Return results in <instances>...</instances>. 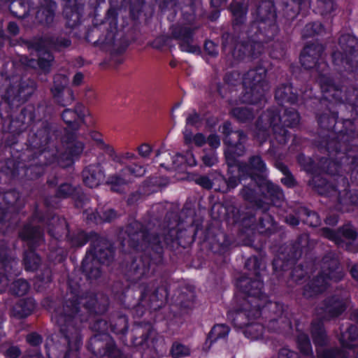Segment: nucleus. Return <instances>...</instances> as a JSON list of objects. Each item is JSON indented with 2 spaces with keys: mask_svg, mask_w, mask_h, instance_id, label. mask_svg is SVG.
<instances>
[{
  "mask_svg": "<svg viewBox=\"0 0 358 358\" xmlns=\"http://www.w3.org/2000/svg\"><path fill=\"white\" fill-rule=\"evenodd\" d=\"M50 120L42 121L36 132L27 137L24 151L17 155L20 162L9 159L1 169L6 180H17L27 195L38 188V180L46 166L57 162L64 168L69 167L80 158L85 148L77 133L62 131Z\"/></svg>",
  "mask_w": 358,
  "mask_h": 358,
  "instance_id": "f257e3e1",
  "label": "nucleus"
},
{
  "mask_svg": "<svg viewBox=\"0 0 358 358\" xmlns=\"http://www.w3.org/2000/svg\"><path fill=\"white\" fill-rule=\"evenodd\" d=\"M164 221L167 231L163 234L150 232L137 221L127 226L129 247L135 251L145 249L137 255L138 259L131 264L138 276L150 272L151 269L162 270L165 262L164 249L178 253L180 248L190 247L201 227L195 225L194 219L191 218L189 224L185 227L180 215L176 211H168Z\"/></svg>",
  "mask_w": 358,
  "mask_h": 358,
  "instance_id": "f03ea898",
  "label": "nucleus"
},
{
  "mask_svg": "<svg viewBox=\"0 0 358 358\" xmlns=\"http://www.w3.org/2000/svg\"><path fill=\"white\" fill-rule=\"evenodd\" d=\"M138 259L137 255H129L120 264L122 278L115 280L111 287L112 296L124 309L130 310L134 317H141L150 307V296L153 293L155 283V274L158 269H151L150 272L138 276L131 264Z\"/></svg>",
  "mask_w": 358,
  "mask_h": 358,
  "instance_id": "7ed1b4c3",
  "label": "nucleus"
},
{
  "mask_svg": "<svg viewBox=\"0 0 358 358\" xmlns=\"http://www.w3.org/2000/svg\"><path fill=\"white\" fill-rule=\"evenodd\" d=\"M13 89L7 88L4 94L1 96L0 101V116L1 118H10L8 127V132L4 136V148L10 155L8 159H12L15 162H20L17 155L21 154L25 149L21 148L19 145V138L23 132L30 129L28 136L34 132V127L45 119L51 118L54 113V108L45 101H41L36 106L34 104L28 103L21 108L20 113L15 117L12 113L15 107L18 106L16 101H14L11 93Z\"/></svg>",
  "mask_w": 358,
  "mask_h": 358,
  "instance_id": "20e7f679",
  "label": "nucleus"
},
{
  "mask_svg": "<svg viewBox=\"0 0 358 358\" xmlns=\"http://www.w3.org/2000/svg\"><path fill=\"white\" fill-rule=\"evenodd\" d=\"M182 20L186 25L177 22L169 27L171 40L179 41V48L182 52L200 53L201 48L194 45V35L200 21L206 16L201 0H184L179 7Z\"/></svg>",
  "mask_w": 358,
  "mask_h": 358,
  "instance_id": "39448f33",
  "label": "nucleus"
},
{
  "mask_svg": "<svg viewBox=\"0 0 358 358\" xmlns=\"http://www.w3.org/2000/svg\"><path fill=\"white\" fill-rule=\"evenodd\" d=\"M248 176L257 185L254 189H248V202L252 203L257 208L266 211L268 209L267 196L264 193L266 191L271 201L276 204L284 199L280 187L266 178V165L258 156L252 157L248 164Z\"/></svg>",
  "mask_w": 358,
  "mask_h": 358,
  "instance_id": "423d86ee",
  "label": "nucleus"
},
{
  "mask_svg": "<svg viewBox=\"0 0 358 358\" xmlns=\"http://www.w3.org/2000/svg\"><path fill=\"white\" fill-rule=\"evenodd\" d=\"M159 270L155 274V283L153 293L150 296V307L152 309H162L168 302L171 296V290L175 289L171 295V301L181 309H189L193 305L196 298L194 288L192 286L180 287L167 276L161 275Z\"/></svg>",
  "mask_w": 358,
  "mask_h": 358,
  "instance_id": "0eeeda50",
  "label": "nucleus"
},
{
  "mask_svg": "<svg viewBox=\"0 0 358 358\" xmlns=\"http://www.w3.org/2000/svg\"><path fill=\"white\" fill-rule=\"evenodd\" d=\"M233 16V33L224 32L221 36L223 52L239 62L246 57V5L233 0L229 6Z\"/></svg>",
  "mask_w": 358,
  "mask_h": 358,
  "instance_id": "6e6552de",
  "label": "nucleus"
},
{
  "mask_svg": "<svg viewBox=\"0 0 358 358\" xmlns=\"http://www.w3.org/2000/svg\"><path fill=\"white\" fill-rule=\"evenodd\" d=\"M99 238L94 247L90 246L81 263V273L88 281L98 279L101 275V265H109L114 259V246L100 234Z\"/></svg>",
  "mask_w": 358,
  "mask_h": 358,
  "instance_id": "1a4fd4ad",
  "label": "nucleus"
},
{
  "mask_svg": "<svg viewBox=\"0 0 358 358\" xmlns=\"http://www.w3.org/2000/svg\"><path fill=\"white\" fill-rule=\"evenodd\" d=\"M118 10L110 6L106 14L105 21L99 27H95L92 31H88L85 40L92 43L94 47L101 50L108 52L115 44V34L117 30Z\"/></svg>",
  "mask_w": 358,
  "mask_h": 358,
  "instance_id": "9d476101",
  "label": "nucleus"
},
{
  "mask_svg": "<svg viewBox=\"0 0 358 358\" xmlns=\"http://www.w3.org/2000/svg\"><path fill=\"white\" fill-rule=\"evenodd\" d=\"M51 199L52 197L44 199L45 210L40 208L36 203L31 220L45 225L48 234L51 238L59 241L64 238L66 239V234L69 232L70 229L66 220L56 215L53 212L52 208L55 207V205L50 203Z\"/></svg>",
  "mask_w": 358,
  "mask_h": 358,
  "instance_id": "9b49d317",
  "label": "nucleus"
},
{
  "mask_svg": "<svg viewBox=\"0 0 358 358\" xmlns=\"http://www.w3.org/2000/svg\"><path fill=\"white\" fill-rule=\"evenodd\" d=\"M344 276L337 259L325 257L322 260V271L311 280L303 289V295L311 298L324 292L331 282L340 281Z\"/></svg>",
  "mask_w": 358,
  "mask_h": 358,
  "instance_id": "f8f14e48",
  "label": "nucleus"
},
{
  "mask_svg": "<svg viewBox=\"0 0 358 358\" xmlns=\"http://www.w3.org/2000/svg\"><path fill=\"white\" fill-rule=\"evenodd\" d=\"M227 317L233 327L246 337V273L234 280L231 308L227 311Z\"/></svg>",
  "mask_w": 358,
  "mask_h": 358,
  "instance_id": "ddd939ff",
  "label": "nucleus"
},
{
  "mask_svg": "<svg viewBox=\"0 0 358 358\" xmlns=\"http://www.w3.org/2000/svg\"><path fill=\"white\" fill-rule=\"evenodd\" d=\"M252 15L254 21L251 29L255 33L259 31L268 39H271L278 31L277 14L273 3L269 0L261 1Z\"/></svg>",
  "mask_w": 358,
  "mask_h": 358,
  "instance_id": "4468645a",
  "label": "nucleus"
},
{
  "mask_svg": "<svg viewBox=\"0 0 358 358\" xmlns=\"http://www.w3.org/2000/svg\"><path fill=\"white\" fill-rule=\"evenodd\" d=\"M24 205V199L18 190L0 187V226L17 223L20 220L18 215Z\"/></svg>",
  "mask_w": 358,
  "mask_h": 358,
  "instance_id": "2eb2a0df",
  "label": "nucleus"
},
{
  "mask_svg": "<svg viewBox=\"0 0 358 358\" xmlns=\"http://www.w3.org/2000/svg\"><path fill=\"white\" fill-rule=\"evenodd\" d=\"M219 131L223 135V143L227 146L224 152L225 159L234 162V155H244L246 134L243 131L234 130L231 122L227 120L219 127Z\"/></svg>",
  "mask_w": 358,
  "mask_h": 358,
  "instance_id": "dca6fc26",
  "label": "nucleus"
},
{
  "mask_svg": "<svg viewBox=\"0 0 358 358\" xmlns=\"http://www.w3.org/2000/svg\"><path fill=\"white\" fill-rule=\"evenodd\" d=\"M21 273L18 259L13 251L3 241H0V294L5 290L3 282H7L9 278L18 276Z\"/></svg>",
  "mask_w": 358,
  "mask_h": 358,
  "instance_id": "f3484780",
  "label": "nucleus"
},
{
  "mask_svg": "<svg viewBox=\"0 0 358 358\" xmlns=\"http://www.w3.org/2000/svg\"><path fill=\"white\" fill-rule=\"evenodd\" d=\"M323 51L324 47L321 44H310L304 48L300 57L301 65L305 69L315 68L319 74L317 81L320 85L322 77L330 78L326 73L328 66L322 58Z\"/></svg>",
  "mask_w": 358,
  "mask_h": 358,
  "instance_id": "a211bd4d",
  "label": "nucleus"
},
{
  "mask_svg": "<svg viewBox=\"0 0 358 358\" xmlns=\"http://www.w3.org/2000/svg\"><path fill=\"white\" fill-rule=\"evenodd\" d=\"M266 69L259 66L248 72L250 80V92H248V104H257L264 98V94L268 90V85L265 80Z\"/></svg>",
  "mask_w": 358,
  "mask_h": 358,
  "instance_id": "6ab92c4d",
  "label": "nucleus"
},
{
  "mask_svg": "<svg viewBox=\"0 0 358 358\" xmlns=\"http://www.w3.org/2000/svg\"><path fill=\"white\" fill-rule=\"evenodd\" d=\"M320 87L325 99L330 101L344 102L358 107V90L349 92L344 97L343 90L336 86L331 78L322 77L320 80Z\"/></svg>",
  "mask_w": 358,
  "mask_h": 358,
  "instance_id": "aec40b11",
  "label": "nucleus"
},
{
  "mask_svg": "<svg viewBox=\"0 0 358 358\" xmlns=\"http://www.w3.org/2000/svg\"><path fill=\"white\" fill-rule=\"evenodd\" d=\"M224 210V216L229 224L238 227V234H246V207H241L236 199L226 200L222 205Z\"/></svg>",
  "mask_w": 358,
  "mask_h": 358,
  "instance_id": "412c9836",
  "label": "nucleus"
},
{
  "mask_svg": "<svg viewBox=\"0 0 358 358\" xmlns=\"http://www.w3.org/2000/svg\"><path fill=\"white\" fill-rule=\"evenodd\" d=\"M29 7L34 4L33 0H27ZM39 6L35 13L34 23L43 28L52 26L56 15L57 4L55 0H38Z\"/></svg>",
  "mask_w": 358,
  "mask_h": 358,
  "instance_id": "4be33fe9",
  "label": "nucleus"
},
{
  "mask_svg": "<svg viewBox=\"0 0 358 358\" xmlns=\"http://www.w3.org/2000/svg\"><path fill=\"white\" fill-rule=\"evenodd\" d=\"M50 197H52L50 199L51 203H52L55 199H71L76 208H83L88 200L81 187L73 185L67 182H62L57 187L54 196H46L45 198Z\"/></svg>",
  "mask_w": 358,
  "mask_h": 358,
  "instance_id": "5701e85b",
  "label": "nucleus"
},
{
  "mask_svg": "<svg viewBox=\"0 0 358 358\" xmlns=\"http://www.w3.org/2000/svg\"><path fill=\"white\" fill-rule=\"evenodd\" d=\"M240 156L234 155V162H229L227 159L228 166V178H223L225 187L223 189H219L222 192H227L236 187L239 183L246 179V162L240 161Z\"/></svg>",
  "mask_w": 358,
  "mask_h": 358,
  "instance_id": "b1692460",
  "label": "nucleus"
},
{
  "mask_svg": "<svg viewBox=\"0 0 358 358\" xmlns=\"http://www.w3.org/2000/svg\"><path fill=\"white\" fill-rule=\"evenodd\" d=\"M38 223L32 221L31 216L28 222L18 231V238L26 244L27 248H38L44 241V232L38 225H34L33 223Z\"/></svg>",
  "mask_w": 358,
  "mask_h": 358,
  "instance_id": "393cba45",
  "label": "nucleus"
},
{
  "mask_svg": "<svg viewBox=\"0 0 358 358\" xmlns=\"http://www.w3.org/2000/svg\"><path fill=\"white\" fill-rule=\"evenodd\" d=\"M68 82L66 76L57 74L54 76L53 85L50 89L55 102L62 106H66L74 100L73 90L66 88Z\"/></svg>",
  "mask_w": 358,
  "mask_h": 358,
  "instance_id": "a878e982",
  "label": "nucleus"
},
{
  "mask_svg": "<svg viewBox=\"0 0 358 358\" xmlns=\"http://www.w3.org/2000/svg\"><path fill=\"white\" fill-rule=\"evenodd\" d=\"M344 41H348L349 50H345V58L342 57L341 52H334L332 55L334 63L337 65L343 64L346 70L350 71H358V51L355 49L354 44L355 39L349 36H344L340 39V43Z\"/></svg>",
  "mask_w": 358,
  "mask_h": 358,
  "instance_id": "bb28decb",
  "label": "nucleus"
},
{
  "mask_svg": "<svg viewBox=\"0 0 358 358\" xmlns=\"http://www.w3.org/2000/svg\"><path fill=\"white\" fill-rule=\"evenodd\" d=\"M299 115L293 108L285 110L283 114H273L270 117V126L275 133L282 134L285 137L287 131L283 129L285 127H291L298 124Z\"/></svg>",
  "mask_w": 358,
  "mask_h": 358,
  "instance_id": "cd10ccee",
  "label": "nucleus"
},
{
  "mask_svg": "<svg viewBox=\"0 0 358 358\" xmlns=\"http://www.w3.org/2000/svg\"><path fill=\"white\" fill-rule=\"evenodd\" d=\"M85 107L82 103H77L73 108H66L61 114V117L66 124L69 131L78 133L80 126L84 123Z\"/></svg>",
  "mask_w": 358,
  "mask_h": 358,
  "instance_id": "c85d7f7f",
  "label": "nucleus"
},
{
  "mask_svg": "<svg viewBox=\"0 0 358 358\" xmlns=\"http://www.w3.org/2000/svg\"><path fill=\"white\" fill-rule=\"evenodd\" d=\"M63 15L66 20V25L75 28L81 23L84 3L83 0H63Z\"/></svg>",
  "mask_w": 358,
  "mask_h": 358,
  "instance_id": "c756f323",
  "label": "nucleus"
},
{
  "mask_svg": "<svg viewBox=\"0 0 358 358\" xmlns=\"http://www.w3.org/2000/svg\"><path fill=\"white\" fill-rule=\"evenodd\" d=\"M99 238V234L94 231L86 232L83 229H76L69 231L66 234V241L73 248H80L90 242V246H93L97 242Z\"/></svg>",
  "mask_w": 358,
  "mask_h": 358,
  "instance_id": "7c9ffc66",
  "label": "nucleus"
},
{
  "mask_svg": "<svg viewBox=\"0 0 358 358\" xmlns=\"http://www.w3.org/2000/svg\"><path fill=\"white\" fill-rule=\"evenodd\" d=\"M347 299L335 296L325 301L324 306L317 310V315L327 320L337 317L346 308Z\"/></svg>",
  "mask_w": 358,
  "mask_h": 358,
  "instance_id": "2f4dec72",
  "label": "nucleus"
},
{
  "mask_svg": "<svg viewBox=\"0 0 358 358\" xmlns=\"http://www.w3.org/2000/svg\"><path fill=\"white\" fill-rule=\"evenodd\" d=\"M263 282L260 280H255L250 282V288H248V297L251 299L248 300V303L253 306V310L250 312L252 317L257 318L261 315V307L266 297L262 293Z\"/></svg>",
  "mask_w": 358,
  "mask_h": 358,
  "instance_id": "473e14b6",
  "label": "nucleus"
},
{
  "mask_svg": "<svg viewBox=\"0 0 358 358\" xmlns=\"http://www.w3.org/2000/svg\"><path fill=\"white\" fill-rule=\"evenodd\" d=\"M81 175L83 184L89 188L98 187L105 178L104 170L99 163L85 166Z\"/></svg>",
  "mask_w": 358,
  "mask_h": 358,
  "instance_id": "72a5a7b5",
  "label": "nucleus"
},
{
  "mask_svg": "<svg viewBox=\"0 0 358 358\" xmlns=\"http://www.w3.org/2000/svg\"><path fill=\"white\" fill-rule=\"evenodd\" d=\"M110 331L117 336H125L129 330V317L122 310H114L109 315Z\"/></svg>",
  "mask_w": 358,
  "mask_h": 358,
  "instance_id": "f704fd0d",
  "label": "nucleus"
},
{
  "mask_svg": "<svg viewBox=\"0 0 358 358\" xmlns=\"http://www.w3.org/2000/svg\"><path fill=\"white\" fill-rule=\"evenodd\" d=\"M45 39L48 48L55 52H61L71 45L70 36L64 31L48 32Z\"/></svg>",
  "mask_w": 358,
  "mask_h": 358,
  "instance_id": "c9c22d12",
  "label": "nucleus"
},
{
  "mask_svg": "<svg viewBox=\"0 0 358 358\" xmlns=\"http://www.w3.org/2000/svg\"><path fill=\"white\" fill-rule=\"evenodd\" d=\"M153 331L150 322L136 324L131 330V343L134 347L143 346L147 343Z\"/></svg>",
  "mask_w": 358,
  "mask_h": 358,
  "instance_id": "e433bc0d",
  "label": "nucleus"
},
{
  "mask_svg": "<svg viewBox=\"0 0 358 358\" xmlns=\"http://www.w3.org/2000/svg\"><path fill=\"white\" fill-rule=\"evenodd\" d=\"M321 234L324 237L333 241L337 245H341L343 243L342 237L350 241H355L357 237V232L351 227H344L336 232L329 228H322Z\"/></svg>",
  "mask_w": 358,
  "mask_h": 358,
  "instance_id": "4c0bfd02",
  "label": "nucleus"
},
{
  "mask_svg": "<svg viewBox=\"0 0 358 358\" xmlns=\"http://www.w3.org/2000/svg\"><path fill=\"white\" fill-rule=\"evenodd\" d=\"M36 308L34 298L27 297L19 299L10 310V316L17 319H24L31 315Z\"/></svg>",
  "mask_w": 358,
  "mask_h": 358,
  "instance_id": "58836bf2",
  "label": "nucleus"
},
{
  "mask_svg": "<svg viewBox=\"0 0 358 358\" xmlns=\"http://www.w3.org/2000/svg\"><path fill=\"white\" fill-rule=\"evenodd\" d=\"M119 217L118 212L112 208H96L87 214V220L88 222L96 224L103 223H111Z\"/></svg>",
  "mask_w": 358,
  "mask_h": 358,
  "instance_id": "ea45409f",
  "label": "nucleus"
},
{
  "mask_svg": "<svg viewBox=\"0 0 358 358\" xmlns=\"http://www.w3.org/2000/svg\"><path fill=\"white\" fill-rule=\"evenodd\" d=\"M233 241L224 232L219 233L210 244V249L215 253L224 256L230 251Z\"/></svg>",
  "mask_w": 358,
  "mask_h": 358,
  "instance_id": "a19ab883",
  "label": "nucleus"
},
{
  "mask_svg": "<svg viewBox=\"0 0 358 358\" xmlns=\"http://www.w3.org/2000/svg\"><path fill=\"white\" fill-rule=\"evenodd\" d=\"M8 88L13 89L11 94L18 104L27 101L34 92V87L24 80H20L17 85H10Z\"/></svg>",
  "mask_w": 358,
  "mask_h": 358,
  "instance_id": "79ce46f5",
  "label": "nucleus"
},
{
  "mask_svg": "<svg viewBox=\"0 0 358 358\" xmlns=\"http://www.w3.org/2000/svg\"><path fill=\"white\" fill-rule=\"evenodd\" d=\"M36 250L37 248H27L23 252L22 264L26 271H36L41 265L42 259Z\"/></svg>",
  "mask_w": 358,
  "mask_h": 358,
  "instance_id": "37998d69",
  "label": "nucleus"
},
{
  "mask_svg": "<svg viewBox=\"0 0 358 358\" xmlns=\"http://www.w3.org/2000/svg\"><path fill=\"white\" fill-rule=\"evenodd\" d=\"M310 185H312L320 194H324L328 196H335L337 199L339 198L340 193L336 188L322 177L317 176H314L310 181Z\"/></svg>",
  "mask_w": 358,
  "mask_h": 358,
  "instance_id": "c03bdc74",
  "label": "nucleus"
},
{
  "mask_svg": "<svg viewBox=\"0 0 358 358\" xmlns=\"http://www.w3.org/2000/svg\"><path fill=\"white\" fill-rule=\"evenodd\" d=\"M161 155L169 157L171 163L166 164L164 162H160L159 166L164 168L167 171H180L183 169V164L185 162V157L181 154H176L171 156L170 153L162 152L160 153L159 150H157L156 153V157H159Z\"/></svg>",
  "mask_w": 358,
  "mask_h": 358,
  "instance_id": "a18cd8bd",
  "label": "nucleus"
},
{
  "mask_svg": "<svg viewBox=\"0 0 358 358\" xmlns=\"http://www.w3.org/2000/svg\"><path fill=\"white\" fill-rule=\"evenodd\" d=\"M229 331L230 328L226 324H215L207 335L206 344L209 343V347H210L218 339L227 338Z\"/></svg>",
  "mask_w": 358,
  "mask_h": 358,
  "instance_id": "49530a36",
  "label": "nucleus"
},
{
  "mask_svg": "<svg viewBox=\"0 0 358 358\" xmlns=\"http://www.w3.org/2000/svg\"><path fill=\"white\" fill-rule=\"evenodd\" d=\"M91 138L96 143L97 147L108 154L114 162L120 161L117 155L114 148L108 144H106L102 139V134L96 131H92L90 134Z\"/></svg>",
  "mask_w": 358,
  "mask_h": 358,
  "instance_id": "de8ad7c7",
  "label": "nucleus"
},
{
  "mask_svg": "<svg viewBox=\"0 0 358 358\" xmlns=\"http://www.w3.org/2000/svg\"><path fill=\"white\" fill-rule=\"evenodd\" d=\"M358 338V328L357 326H350L347 331L342 333L340 337V343L343 348L351 349L356 346L354 342Z\"/></svg>",
  "mask_w": 358,
  "mask_h": 358,
  "instance_id": "09e8293b",
  "label": "nucleus"
},
{
  "mask_svg": "<svg viewBox=\"0 0 358 358\" xmlns=\"http://www.w3.org/2000/svg\"><path fill=\"white\" fill-rule=\"evenodd\" d=\"M159 8L161 12L164 13L166 10H170V13L167 16V19L170 22L175 20L178 12V0H156Z\"/></svg>",
  "mask_w": 358,
  "mask_h": 358,
  "instance_id": "8fccbe9b",
  "label": "nucleus"
},
{
  "mask_svg": "<svg viewBox=\"0 0 358 358\" xmlns=\"http://www.w3.org/2000/svg\"><path fill=\"white\" fill-rule=\"evenodd\" d=\"M128 182L123 176L120 174L110 175L106 183L110 186V189L113 192L121 193L123 191V186Z\"/></svg>",
  "mask_w": 358,
  "mask_h": 358,
  "instance_id": "3c124183",
  "label": "nucleus"
},
{
  "mask_svg": "<svg viewBox=\"0 0 358 358\" xmlns=\"http://www.w3.org/2000/svg\"><path fill=\"white\" fill-rule=\"evenodd\" d=\"M312 337L316 345H323L327 341L326 334L320 322H314L311 327Z\"/></svg>",
  "mask_w": 358,
  "mask_h": 358,
  "instance_id": "603ef678",
  "label": "nucleus"
},
{
  "mask_svg": "<svg viewBox=\"0 0 358 358\" xmlns=\"http://www.w3.org/2000/svg\"><path fill=\"white\" fill-rule=\"evenodd\" d=\"M29 288V282L24 279L20 278L13 282L10 286L9 292L12 295L21 296L25 295Z\"/></svg>",
  "mask_w": 358,
  "mask_h": 358,
  "instance_id": "864d4df0",
  "label": "nucleus"
},
{
  "mask_svg": "<svg viewBox=\"0 0 358 358\" xmlns=\"http://www.w3.org/2000/svg\"><path fill=\"white\" fill-rule=\"evenodd\" d=\"M275 99L281 101L294 103L296 101V96L292 92L290 85H283L278 87L275 91Z\"/></svg>",
  "mask_w": 358,
  "mask_h": 358,
  "instance_id": "5fc2aeb1",
  "label": "nucleus"
},
{
  "mask_svg": "<svg viewBox=\"0 0 358 358\" xmlns=\"http://www.w3.org/2000/svg\"><path fill=\"white\" fill-rule=\"evenodd\" d=\"M45 38L46 34L37 39L27 41L26 43L29 49L36 51L39 55L45 52H50Z\"/></svg>",
  "mask_w": 358,
  "mask_h": 358,
  "instance_id": "6e6d98bb",
  "label": "nucleus"
},
{
  "mask_svg": "<svg viewBox=\"0 0 358 358\" xmlns=\"http://www.w3.org/2000/svg\"><path fill=\"white\" fill-rule=\"evenodd\" d=\"M301 220L310 227H317L320 223L318 215L315 212L310 211L306 208H302L299 213Z\"/></svg>",
  "mask_w": 358,
  "mask_h": 358,
  "instance_id": "4d7b16f0",
  "label": "nucleus"
},
{
  "mask_svg": "<svg viewBox=\"0 0 358 358\" xmlns=\"http://www.w3.org/2000/svg\"><path fill=\"white\" fill-rule=\"evenodd\" d=\"M90 328L96 334H108L110 330L109 320H106L101 317H96L90 323Z\"/></svg>",
  "mask_w": 358,
  "mask_h": 358,
  "instance_id": "13d9d810",
  "label": "nucleus"
},
{
  "mask_svg": "<svg viewBox=\"0 0 358 358\" xmlns=\"http://www.w3.org/2000/svg\"><path fill=\"white\" fill-rule=\"evenodd\" d=\"M54 59V55L50 51L45 52L44 54L38 55V66L41 70L48 73L50 71L52 63Z\"/></svg>",
  "mask_w": 358,
  "mask_h": 358,
  "instance_id": "bf43d9fd",
  "label": "nucleus"
},
{
  "mask_svg": "<svg viewBox=\"0 0 358 358\" xmlns=\"http://www.w3.org/2000/svg\"><path fill=\"white\" fill-rule=\"evenodd\" d=\"M189 354L190 350L187 346L176 341L173 343L170 350V355L173 358H182Z\"/></svg>",
  "mask_w": 358,
  "mask_h": 358,
  "instance_id": "052dcab7",
  "label": "nucleus"
},
{
  "mask_svg": "<svg viewBox=\"0 0 358 358\" xmlns=\"http://www.w3.org/2000/svg\"><path fill=\"white\" fill-rule=\"evenodd\" d=\"M201 159L203 164L208 167H211L218 162L217 153L214 149H204Z\"/></svg>",
  "mask_w": 358,
  "mask_h": 358,
  "instance_id": "680f3d73",
  "label": "nucleus"
},
{
  "mask_svg": "<svg viewBox=\"0 0 358 358\" xmlns=\"http://www.w3.org/2000/svg\"><path fill=\"white\" fill-rule=\"evenodd\" d=\"M297 344L299 350L304 355H312V348L308 336L305 334H300L297 338Z\"/></svg>",
  "mask_w": 358,
  "mask_h": 358,
  "instance_id": "e2e57ef3",
  "label": "nucleus"
},
{
  "mask_svg": "<svg viewBox=\"0 0 358 358\" xmlns=\"http://www.w3.org/2000/svg\"><path fill=\"white\" fill-rule=\"evenodd\" d=\"M171 37L167 35H160L156 37L150 43V45L154 49L162 50L166 47L171 45Z\"/></svg>",
  "mask_w": 358,
  "mask_h": 358,
  "instance_id": "0e129e2a",
  "label": "nucleus"
},
{
  "mask_svg": "<svg viewBox=\"0 0 358 358\" xmlns=\"http://www.w3.org/2000/svg\"><path fill=\"white\" fill-rule=\"evenodd\" d=\"M273 226L274 220L273 217L269 214L264 213L260 219L257 229L260 233H266L272 230Z\"/></svg>",
  "mask_w": 358,
  "mask_h": 358,
  "instance_id": "69168bd1",
  "label": "nucleus"
},
{
  "mask_svg": "<svg viewBox=\"0 0 358 358\" xmlns=\"http://www.w3.org/2000/svg\"><path fill=\"white\" fill-rule=\"evenodd\" d=\"M145 171L146 170L144 166L137 164L127 166L122 169V172L124 175L126 173H130L135 177L143 176L145 173Z\"/></svg>",
  "mask_w": 358,
  "mask_h": 358,
  "instance_id": "338daca9",
  "label": "nucleus"
},
{
  "mask_svg": "<svg viewBox=\"0 0 358 358\" xmlns=\"http://www.w3.org/2000/svg\"><path fill=\"white\" fill-rule=\"evenodd\" d=\"M203 52L210 57H217L219 55V46L211 40H206L203 44Z\"/></svg>",
  "mask_w": 358,
  "mask_h": 358,
  "instance_id": "774afa93",
  "label": "nucleus"
}]
</instances>
